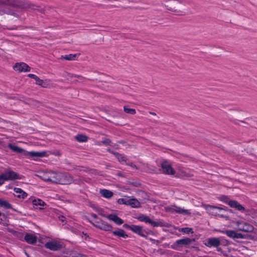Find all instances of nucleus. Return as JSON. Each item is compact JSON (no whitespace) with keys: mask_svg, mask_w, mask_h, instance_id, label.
Returning a JSON list of instances; mask_svg holds the SVG:
<instances>
[{"mask_svg":"<svg viewBox=\"0 0 257 257\" xmlns=\"http://www.w3.org/2000/svg\"><path fill=\"white\" fill-rule=\"evenodd\" d=\"M221 240V244H228V241L226 239H220Z\"/></svg>","mask_w":257,"mask_h":257,"instance_id":"41","label":"nucleus"},{"mask_svg":"<svg viewBox=\"0 0 257 257\" xmlns=\"http://www.w3.org/2000/svg\"><path fill=\"white\" fill-rule=\"evenodd\" d=\"M104 145L105 146H111V142L109 139L105 138L101 142L98 143V145Z\"/></svg>","mask_w":257,"mask_h":257,"instance_id":"31","label":"nucleus"},{"mask_svg":"<svg viewBox=\"0 0 257 257\" xmlns=\"http://www.w3.org/2000/svg\"><path fill=\"white\" fill-rule=\"evenodd\" d=\"M219 199L220 201L228 204L231 207L235 208L238 210L244 211V208L237 201L234 200H230L229 198L225 195H222L220 197Z\"/></svg>","mask_w":257,"mask_h":257,"instance_id":"3","label":"nucleus"},{"mask_svg":"<svg viewBox=\"0 0 257 257\" xmlns=\"http://www.w3.org/2000/svg\"><path fill=\"white\" fill-rule=\"evenodd\" d=\"M127 165H129L131 167L135 168L136 169H138V167L136 166V165H134L133 163H130L128 164H126Z\"/></svg>","mask_w":257,"mask_h":257,"instance_id":"39","label":"nucleus"},{"mask_svg":"<svg viewBox=\"0 0 257 257\" xmlns=\"http://www.w3.org/2000/svg\"><path fill=\"white\" fill-rule=\"evenodd\" d=\"M14 69L19 72H29L31 68L29 66L25 63H17L14 66Z\"/></svg>","mask_w":257,"mask_h":257,"instance_id":"16","label":"nucleus"},{"mask_svg":"<svg viewBox=\"0 0 257 257\" xmlns=\"http://www.w3.org/2000/svg\"><path fill=\"white\" fill-rule=\"evenodd\" d=\"M107 151L108 152H109L110 153H112V151H112V150H111L110 149H109V148L107 149Z\"/></svg>","mask_w":257,"mask_h":257,"instance_id":"48","label":"nucleus"},{"mask_svg":"<svg viewBox=\"0 0 257 257\" xmlns=\"http://www.w3.org/2000/svg\"><path fill=\"white\" fill-rule=\"evenodd\" d=\"M0 207H4L6 209L11 208V205L6 200L0 198Z\"/></svg>","mask_w":257,"mask_h":257,"instance_id":"26","label":"nucleus"},{"mask_svg":"<svg viewBox=\"0 0 257 257\" xmlns=\"http://www.w3.org/2000/svg\"><path fill=\"white\" fill-rule=\"evenodd\" d=\"M112 233L115 235L118 236L119 237H122L124 238L127 237L128 236L127 234L125 233V231L123 229H121L113 231Z\"/></svg>","mask_w":257,"mask_h":257,"instance_id":"24","label":"nucleus"},{"mask_svg":"<svg viewBox=\"0 0 257 257\" xmlns=\"http://www.w3.org/2000/svg\"><path fill=\"white\" fill-rule=\"evenodd\" d=\"M131 230L143 237H147L149 234V232L146 230L144 229L143 227L141 226L132 225Z\"/></svg>","mask_w":257,"mask_h":257,"instance_id":"14","label":"nucleus"},{"mask_svg":"<svg viewBox=\"0 0 257 257\" xmlns=\"http://www.w3.org/2000/svg\"><path fill=\"white\" fill-rule=\"evenodd\" d=\"M24 154L26 156H29L32 158H42L46 156V153L45 152H25Z\"/></svg>","mask_w":257,"mask_h":257,"instance_id":"17","label":"nucleus"},{"mask_svg":"<svg viewBox=\"0 0 257 257\" xmlns=\"http://www.w3.org/2000/svg\"><path fill=\"white\" fill-rule=\"evenodd\" d=\"M92 224L96 227L105 231H110L112 229L111 225L101 220L99 221L96 220L94 223H92Z\"/></svg>","mask_w":257,"mask_h":257,"instance_id":"10","label":"nucleus"},{"mask_svg":"<svg viewBox=\"0 0 257 257\" xmlns=\"http://www.w3.org/2000/svg\"><path fill=\"white\" fill-rule=\"evenodd\" d=\"M59 220H61L62 222H64L65 221V217L63 216H59Z\"/></svg>","mask_w":257,"mask_h":257,"instance_id":"45","label":"nucleus"},{"mask_svg":"<svg viewBox=\"0 0 257 257\" xmlns=\"http://www.w3.org/2000/svg\"><path fill=\"white\" fill-rule=\"evenodd\" d=\"M45 246L52 250H58L62 248V244L59 241H52L47 242Z\"/></svg>","mask_w":257,"mask_h":257,"instance_id":"15","label":"nucleus"},{"mask_svg":"<svg viewBox=\"0 0 257 257\" xmlns=\"http://www.w3.org/2000/svg\"><path fill=\"white\" fill-rule=\"evenodd\" d=\"M25 240L29 244H34L37 242V237L34 234L27 233L25 236Z\"/></svg>","mask_w":257,"mask_h":257,"instance_id":"18","label":"nucleus"},{"mask_svg":"<svg viewBox=\"0 0 257 257\" xmlns=\"http://www.w3.org/2000/svg\"><path fill=\"white\" fill-rule=\"evenodd\" d=\"M91 215H92V216L93 217H94V218H95V219H96V218H97V215H96V214H92Z\"/></svg>","mask_w":257,"mask_h":257,"instance_id":"49","label":"nucleus"},{"mask_svg":"<svg viewBox=\"0 0 257 257\" xmlns=\"http://www.w3.org/2000/svg\"><path fill=\"white\" fill-rule=\"evenodd\" d=\"M161 168L163 173L167 175H174L175 171L172 168L169 163L166 161L161 163Z\"/></svg>","mask_w":257,"mask_h":257,"instance_id":"11","label":"nucleus"},{"mask_svg":"<svg viewBox=\"0 0 257 257\" xmlns=\"http://www.w3.org/2000/svg\"><path fill=\"white\" fill-rule=\"evenodd\" d=\"M8 148L13 152L17 153H22L23 152L25 151L23 149L19 148L17 146H16L13 144H9L8 145Z\"/></svg>","mask_w":257,"mask_h":257,"instance_id":"22","label":"nucleus"},{"mask_svg":"<svg viewBox=\"0 0 257 257\" xmlns=\"http://www.w3.org/2000/svg\"><path fill=\"white\" fill-rule=\"evenodd\" d=\"M221 244V242L219 238L212 237L206 240L205 245L207 247H218Z\"/></svg>","mask_w":257,"mask_h":257,"instance_id":"13","label":"nucleus"},{"mask_svg":"<svg viewBox=\"0 0 257 257\" xmlns=\"http://www.w3.org/2000/svg\"><path fill=\"white\" fill-rule=\"evenodd\" d=\"M194 239H191L188 237L184 238L182 239H180L179 240H177L176 241V243L179 245L183 246V245H187L190 244L193 241H194Z\"/></svg>","mask_w":257,"mask_h":257,"instance_id":"19","label":"nucleus"},{"mask_svg":"<svg viewBox=\"0 0 257 257\" xmlns=\"http://www.w3.org/2000/svg\"><path fill=\"white\" fill-rule=\"evenodd\" d=\"M77 257H87L86 255L81 254V253H77Z\"/></svg>","mask_w":257,"mask_h":257,"instance_id":"46","label":"nucleus"},{"mask_svg":"<svg viewBox=\"0 0 257 257\" xmlns=\"http://www.w3.org/2000/svg\"><path fill=\"white\" fill-rule=\"evenodd\" d=\"M119 204H125V198H120L117 201Z\"/></svg>","mask_w":257,"mask_h":257,"instance_id":"38","label":"nucleus"},{"mask_svg":"<svg viewBox=\"0 0 257 257\" xmlns=\"http://www.w3.org/2000/svg\"><path fill=\"white\" fill-rule=\"evenodd\" d=\"M3 53V51L2 49H0V55H2Z\"/></svg>","mask_w":257,"mask_h":257,"instance_id":"51","label":"nucleus"},{"mask_svg":"<svg viewBox=\"0 0 257 257\" xmlns=\"http://www.w3.org/2000/svg\"><path fill=\"white\" fill-rule=\"evenodd\" d=\"M50 182L60 184H69L73 182V179L68 174L62 172H50Z\"/></svg>","mask_w":257,"mask_h":257,"instance_id":"2","label":"nucleus"},{"mask_svg":"<svg viewBox=\"0 0 257 257\" xmlns=\"http://www.w3.org/2000/svg\"><path fill=\"white\" fill-rule=\"evenodd\" d=\"M166 210L167 211L171 212L172 213L176 212L183 215L190 214V212L188 210L182 208L175 205H171L170 206L167 207L166 208Z\"/></svg>","mask_w":257,"mask_h":257,"instance_id":"9","label":"nucleus"},{"mask_svg":"<svg viewBox=\"0 0 257 257\" xmlns=\"http://www.w3.org/2000/svg\"><path fill=\"white\" fill-rule=\"evenodd\" d=\"M6 219L5 215L0 212V223H3Z\"/></svg>","mask_w":257,"mask_h":257,"instance_id":"36","label":"nucleus"},{"mask_svg":"<svg viewBox=\"0 0 257 257\" xmlns=\"http://www.w3.org/2000/svg\"><path fill=\"white\" fill-rule=\"evenodd\" d=\"M118 143H123V142L122 141H119V142H118Z\"/></svg>","mask_w":257,"mask_h":257,"instance_id":"53","label":"nucleus"},{"mask_svg":"<svg viewBox=\"0 0 257 257\" xmlns=\"http://www.w3.org/2000/svg\"><path fill=\"white\" fill-rule=\"evenodd\" d=\"M68 257H77V254L76 255L70 254Z\"/></svg>","mask_w":257,"mask_h":257,"instance_id":"47","label":"nucleus"},{"mask_svg":"<svg viewBox=\"0 0 257 257\" xmlns=\"http://www.w3.org/2000/svg\"><path fill=\"white\" fill-rule=\"evenodd\" d=\"M19 175L13 171H6L0 175V185L6 180L19 179Z\"/></svg>","mask_w":257,"mask_h":257,"instance_id":"5","label":"nucleus"},{"mask_svg":"<svg viewBox=\"0 0 257 257\" xmlns=\"http://www.w3.org/2000/svg\"><path fill=\"white\" fill-rule=\"evenodd\" d=\"M75 138L79 142H85L87 141V137L85 135H78Z\"/></svg>","mask_w":257,"mask_h":257,"instance_id":"27","label":"nucleus"},{"mask_svg":"<svg viewBox=\"0 0 257 257\" xmlns=\"http://www.w3.org/2000/svg\"><path fill=\"white\" fill-rule=\"evenodd\" d=\"M150 114H151L152 115H156V113H155L154 112H150Z\"/></svg>","mask_w":257,"mask_h":257,"instance_id":"52","label":"nucleus"},{"mask_svg":"<svg viewBox=\"0 0 257 257\" xmlns=\"http://www.w3.org/2000/svg\"><path fill=\"white\" fill-rule=\"evenodd\" d=\"M33 204L34 206L37 207L38 206H44L46 205V203L40 199H35L33 201ZM36 209H39L40 210L42 209L43 208L41 207H36Z\"/></svg>","mask_w":257,"mask_h":257,"instance_id":"25","label":"nucleus"},{"mask_svg":"<svg viewBox=\"0 0 257 257\" xmlns=\"http://www.w3.org/2000/svg\"><path fill=\"white\" fill-rule=\"evenodd\" d=\"M107 218L109 220L113 221L117 224H121L123 222V220L121 218L114 214H110L108 215L107 216Z\"/></svg>","mask_w":257,"mask_h":257,"instance_id":"21","label":"nucleus"},{"mask_svg":"<svg viewBox=\"0 0 257 257\" xmlns=\"http://www.w3.org/2000/svg\"><path fill=\"white\" fill-rule=\"evenodd\" d=\"M111 154H113V155H114L116 158L118 157V156L119 155V153H118V152H114V151H112V153H111Z\"/></svg>","mask_w":257,"mask_h":257,"instance_id":"44","label":"nucleus"},{"mask_svg":"<svg viewBox=\"0 0 257 257\" xmlns=\"http://www.w3.org/2000/svg\"><path fill=\"white\" fill-rule=\"evenodd\" d=\"M77 54H69L65 56H62L61 59H64L67 60H75Z\"/></svg>","mask_w":257,"mask_h":257,"instance_id":"29","label":"nucleus"},{"mask_svg":"<svg viewBox=\"0 0 257 257\" xmlns=\"http://www.w3.org/2000/svg\"><path fill=\"white\" fill-rule=\"evenodd\" d=\"M219 232L226 234L228 237L232 238H244V235L240 233L236 232L233 230H218Z\"/></svg>","mask_w":257,"mask_h":257,"instance_id":"12","label":"nucleus"},{"mask_svg":"<svg viewBox=\"0 0 257 257\" xmlns=\"http://www.w3.org/2000/svg\"><path fill=\"white\" fill-rule=\"evenodd\" d=\"M67 75L69 77H77V78H79L80 79H83V77L81 76H79V75H74V74H71V73H67Z\"/></svg>","mask_w":257,"mask_h":257,"instance_id":"37","label":"nucleus"},{"mask_svg":"<svg viewBox=\"0 0 257 257\" xmlns=\"http://www.w3.org/2000/svg\"><path fill=\"white\" fill-rule=\"evenodd\" d=\"M166 7L169 10L176 12H181L183 9L182 3L177 0H169Z\"/></svg>","mask_w":257,"mask_h":257,"instance_id":"4","label":"nucleus"},{"mask_svg":"<svg viewBox=\"0 0 257 257\" xmlns=\"http://www.w3.org/2000/svg\"><path fill=\"white\" fill-rule=\"evenodd\" d=\"M205 208L207 212L211 215L214 216H219L221 217H224V215L220 214L219 212L221 210H224L222 207H217L213 205H206L205 206Z\"/></svg>","mask_w":257,"mask_h":257,"instance_id":"6","label":"nucleus"},{"mask_svg":"<svg viewBox=\"0 0 257 257\" xmlns=\"http://www.w3.org/2000/svg\"><path fill=\"white\" fill-rule=\"evenodd\" d=\"M236 225L237 229L239 231L248 232H252L254 229L252 225L243 221H238L236 222Z\"/></svg>","mask_w":257,"mask_h":257,"instance_id":"8","label":"nucleus"},{"mask_svg":"<svg viewBox=\"0 0 257 257\" xmlns=\"http://www.w3.org/2000/svg\"><path fill=\"white\" fill-rule=\"evenodd\" d=\"M118 160V161L121 163V162H126L127 161V159L122 155L119 154V155L118 156V157L116 158Z\"/></svg>","mask_w":257,"mask_h":257,"instance_id":"34","label":"nucleus"},{"mask_svg":"<svg viewBox=\"0 0 257 257\" xmlns=\"http://www.w3.org/2000/svg\"><path fill=\"white\" fill-rule=\"evenodd\" d=\"M117 175L119 176H123L121 172H118Z\"/></svg>","mask_w":257,"mask_h":257,"instance_id":"50","label":"nucleus"},{"mask_svg":"<svg viewBox=\"0 0 257 257\" xmlns=\"http://www.w3.org/2000/svg\"><path fill=\"white\" fill-rule=\"evenodd\" d=\"M35 80L36 84L43 87H46L48 85L46 83L44 82L43 80L40 79L38 77L36 78Z\"/></svg>","mask_w":257,"mask_h":257,"instance_id":"30","label":"nucleus"},{"mask_svg":"<svg viewBox=\"0 0 257 257\" xmlns=\"http://www.w3.org/2000/svg\"><path fill=\"white\" fill-rule=\"evenodd\" d=\"M31 7H33L32 9L34 10H37L41 13L44 12L43 9L40 8L38 6L31 5L21 0H0V18L6 15L19 17L21 15V12L14 10L13 8L26 9Z\"/></svg>","mask_w":257,"mask_h":257,"instance_id":"1","label":"nucleus"},{"mask_svg":"<svg viewBox=\"0 0 257 257\" xmlns=\"http://www.w3.org/2000/svg\"><path fill=\"white\" fill-rule=\"evenodd\" d=\"M123 110L127 113H130L132 114H134L136 113V110L135 109L129 108L127 107V106H124Z\"/></svg>","mask_w":257,"mask_h":257,"instance_id":"33","label":"nucleus"},{"mask_svg":"<svg viewBox=\"0 0 257 257\" xmlns=\"http://www.w3.org/2000/svg\"><path fill=\"white\" fill-rule=\"evenodd\" d=\"M181 230L182 232L185 233H187V234H188L190 232L193 233L192 229L191 228H189V227L182 228Z\"/></svg>","mask_w":257,"mask_h":257,"instance_id":"35","label":"nucleus"},{"mask_svg":"<svg viewBox=\"0 0 257 257\" xmlns=\"http://www.w3.org/2000/svg\"><path fill=\"white\" fill-rule=\"evenodd\" d=\"M50 172L46 173H44L42 176H40V178L44 181L46 182H50Z\"/></svg>","mask_w":257,"mask_h":257,"instance_id":"28","label":"nucleus"},{"mask_svg":"<svg viewBox=\"0 0 257 257\" xmlns=\"http://www.w3.org/2000/svg\"><path fill=\"white\" fill-rule=\"evenodd\" d=\"M125 205H130V204H131V199H125Z\"/></svg>","mask_w":257,"mask_h":257,"instance_id":"43","label":"nucleus"},{"mask_svg":"<svg viewBox=\"0 0 257 257\" xmlns=\"http://www.w3.org/2000/svg\"><path fill=\"white\" fill-rule=\"evenodd\" d=\"M14 191L16 193L15 196L19 198L24 199L27 196V193L24 192L21 188H15Z\"/></svg>","mask_w":257,"mask_h":257,"instance_id":"20","label":"nucleus"},{"mask_svg":"<svg viewBox=\"0 0 257 257\" xmlns=\"http://www.w3.org/2000/svg\"><path fill=\"white\" fill-rule=\"evenodd\" d=\"M28 77H29L30 78H32L33 79H34L35 80L38 77V76H37L36 75H35V74H29L28 75Z\"/></svg>","mask_w":257,"mask_h":257,"instance_id":"40","label":"nucleus"},{"mask_svg":"<svg viewBox=\"0 0 257 257\" xmlns=\"http://www.w3.org/2000/svg\"><path fill=\"white\" fill-rule=\"evenodd\" d=\"M123 226L125 227V228H128V229L131 230V227H132V225H128L127 224H123Z\"/></svg>","mask_w":257,"mask_h":257,"instance_id":"42","label":"nucleus"},{"mask_svg":"<svg viewBox=\"0 0 257 257\" xmlns=\"http://www.w3.org/2000/svg\"><path fill=\"white\" fill-rule=\"evenodd\" d=\"M138 219L141 221L145 222L146 223H150L153 227H158V226H164V223L163 222L159 221H154L151 220L148 216L145 215H141L138 217Z\"/></svg>","mask_w":257,"mask_h":257,"instance_id":"7","label":"nucleus"},{"mask_svg":"<svg viewBox=\"0 0 257 257\" xmlns=\"http://www.w3.org/2000/svg\"><path fill=\"white\" fill-rule=\"evenodd\" d=\"M100 193L101 196L106 198H109L113 195V193L111 191L107 189H101L100 190Z\"/></svg>","mask_w":257,"mask_h":257,"instance_id":"23","label":"nucleus"},{"mask_svg":"<svg viewBox=\"0 0 257 257\" xmlns=\"http://www.w3.org/2000/svg\"><path fill=\"white\" fill-rule=\"evenodd\" d=\"M140 203L139 201L136 199H131L130 206L132 207H138L140 206Z\"/></svg>","mask_w":257,"mask_h":257,"instance_id":"32","label":"nucleus"}]
</instances>
